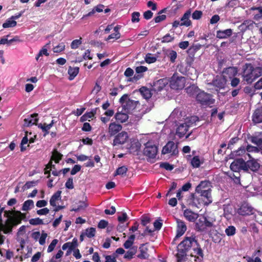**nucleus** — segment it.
<instances>
[{"instance_id": "57", "label": "nucleus", "mask_w": 262, "mask_h": 262, "mask_svg": "<svg viewBox=\"0 0 262 262\" xmlns=\"http://www.w3.org/2000/svg\"><path fill=\"white\" fill-rule=\"evenodd\" d=\"M28 141L29 140L27 136L23 138L21 142V151H23L26 149L27 146H26V145L27 144ZM28 146L29 145H27V146Z\"/></svg>"}, {"instance_id": "42", "label": "nucleus", "mask_w": 262, "mask_h": 262, "mask_svg": "<svg viewBox=\"0 0 262 262\" xmlns=\"http://www.w3.org/2000/svg\"><path fill=\"white\" fill-rule=\"evenodd\" d=\"M135 239V235L132 234L131 235H130L128 237L127 240L124 243V244H123L124 247L126 249L130 248L133 245Z\"/></svg>"}, {"instance_id": "18", "label": "nucleus", "mask_w": 262, "mask_h": 262, "mask_svg": "<svg viewBox=\"0 0 262 262\" xmlns=\"http://www.w3.org/2000/svg\"><path fill=\"white\" fill-rule=\"evenodd\" d=\"M245 171L250 170L253 171H257L259 168V163L254 159L245 162Z\"/></svg>"}, {"instance_id": "15", "label": "nucleus", "mask_w": 262, "mask_h": 262, "mask_svg": "<svg viewBox=\"0 0 262 262\" xmlns=\"http://www.w3.org/2000/svg\"><path fill=\"white\" fill-rule=\"evenodd\" d=\"M48 237V234L44 231L41 233L39 231H34L31 234V237L36 242L38 241L40 245H44Z\"/></svg>"}, {"instance_id": "35", "label": "nucleus", "mask_w": 262, "mask_h": 262, "mask_svg": "<svg viewBox=\"0 0 262 262\" xmlns=\"http://www.w3.org/2000/svg\"><path fill=\"white\" fill-rule=\"evenodd\" d=\"M50 43H47L45 46H44L42 49L39 51L38 54L36 57V60H38L40 57L45 55L48 56L49 55V53L48 52V49L50 48Z\"/></svg>"}, {"instance_id": "29", "label": "nucleus", "mask_w": 262, "mask_h": 262, "mask_svg": "<svg viewBox=\"0 0 262 262\" xmlns=\"http://www.w3.org/2000/svg\"><path fill=\"white\" fill-rule=\"evenodd\" d=\"M140 253L137 257L140 259H145L148 258V248L145 244L141 245L139 247Z\"/></svg>"}, {"instance_id": "27", "label": "nucleus", "mask_w": 262, "mask_h": 262, "mask_svg": "<svg viewBox=\"0 0 262 262\" xmlns=\"http://www.w3.org/2000/svg\"><path fill=\"white\" fill-rule=\"evenodd\" d=\"M177 237L182 236L186 231L187 229L185 223L181 220H177Z\"/></svg>"}, {"instance_id": "40", "label": "nucleus", "mask_w": 262, "mask_h": 262, "mask_svg": "<svg viewBox=\"0 0 262 262\" xmlns=\"http://www.w3.org/2000/svg\"><path fill=\"white\" fill-rule=\"evenodd\" d=\"M137 252V247H134L128 250L125 254L124 258L127 259H131Z\"/></svg>"}, {"instance_id": "11", "label": "nucleus", "mask_w": 262, "mask_h": 262, "mask_svg": "<svg viewBox=\"0 0 262 262\" xmlns=\"http://www.w3.org/2000/svg\"><path fill=\"white\" fill-rule=\"evenodd\" d=\"M62 157V155L56 149L54 150L52 152L51 160L45 168V173L49 174L51 169L54 167V165H53L52 164V160L54 161L55 163H57L61 159Z\"/></svg>"}, {"instance_id": "52", "label": "nucleus", "mask_w": 262, "mask_h": 262, "mask_svg": "<svg viewBox=\"0 0 262 262\" xmlns=\"http://www.w3.org/2000/svg\"><path fill=\"white\" fill-rule=\"evenodd\" d=\"M127 170V168L125 166H121L117 169L115 175L123 176L126 173Z\"/></svg>"}, {"instance_id": "39", "label": "nucleus", "mask_w": 262, "mask_h": 262, "mask_svg": "<svg viewBox=\"0 0 262 262\" xmlns=\"http://www.w3.org/2000/svg\"><path fill=\"white\" fill-rule=\"evenodd\" d=\"M232 34L231 29H227L223 31H219L217 32L216 36L219 38H225L230 36Z\"/></svg>"}, {"instance_id": "53", "label": "nucleus", "mask_w": 262, "mask_h": 262, "mask_svg": "<svg viewBox=\"0 0 262 262\" xmlns=\"http://www.w3.org/2000/svg\"><path fill=\"white\" fill-rule=\"evenodd\" d=\"M81 38H80L78 39L74 40L71 44V47L73 49H76L78 48V47L81 44Z\"/></svg>"}, {"instance_id": "5", "label": "nucleus", "mask_w": 262, "mask_h": 262, "mask_svg": "<svg viewBox=\"0 0 262 262\" xmlns=\"http://www.w3.org/2000/svg\"><path fill=\"white\" fill-rule=\"evenodd\" d=\"M185 78L179 76L177 74H173L169 81L171 88L177 90L183 89L185 87Z\"/></svg>"}, {"instance_id": "31", "label": "nucleus", "mask_w": 262, "mask_h": 262, "mask_svg": "<svg viewBox=\"0 0 262 262\" xmlns=\"http://www.w3.org/2000/svg\"><path fill=\"white\" fill-rule=\"evenodd\" d=\"M191 25V21L189 17H181L180 21L176 20L173 23V26L177 27L179 26H189Z\"/></svg>"}, {"instance_id": "37", "label": "nucleus", "mask_w": 262, "mask_h": 262, "mask_svg": "<svg viewBox=\"0 0 262 262\" xmlns=\"http://www.w3.org/2000/svg\"><path fill=\"white\" fill-rule=\"evenodd\" d=\"M34 206V202L32 200H28L23 203L21 209L23 211H28L32 209Z\"/></svg>"}, {"instance_id": "23", "label": "nucleus", "mask_w": 262, "mask_h": 262, "mask_svg": "<svg viewBox=\"0 0 262 262\" xmlns=\"http://www.w3.org/2000/svg\"><path fill=\"white\" fill-rule=\"evenodd\" d=\"M238 213L242 215H249L253 213V210L250 206L245 203L239 208Z\"/></svg>"}, {"instance_id": "51", "label": "nucleus", "mask_w": 262, "mask_h": 262, "mask_svg": "<svg viewBox=\"0 0 262 262\" xmlns=\"http://www.w3.org/2000/svg\"><path fill=\"white\" fill-rule=\"evenodd\" d=\"M167 55L170 58L172 62H174L177 57V52L173 50H168L167 51Z\"/></svg>"}, {"instance_id": "6", "label": "nucleus", "mask_w": 262, "mask_h": 262, "mask_svg": "<svg viewBox=\"0 0 262 262\" xmlns=\"http://www.w3.org/2000/svg\"><path fill=\"white\" fill-rule=\"evenodd\" d=\"M129 141L130 138L128 133L122 131L114 137L112 145L113 146L120 147L128 143Z\"/></svg>"}, {"instance_id": "10", "label": "nucleus", "mask_w": 262, "mask_h": 262, "mask_svg": "<svg viewBox=\"0 0 262 262\" xmlns=\"http://www.w3.org/2000/svg\"><path fill=\"white\" fill-rule=\"evenodd\" d=\"M61 193L60 191H57L52 196L50 200V204L54 207V210L55 211H58L63 207L59 205V202L61 200Z\"/></svg>"}, {"instance_id": "19", "label": "nucleus", "mask_w": 262, "mask_h": 262, "mask_svg": "<svg viewBox=\"0 0 262 262\" xmlns=\"http://www.w3.org/2000/svg\"><path fill=\"white\" fill-rule=\"evenodd\" d=\"M122 126L119 124H117L116 122H112L109 124L108 128V133L109 135L112 137L114 135H116L117 133H119L121 130Z\"/></svg>"}, {"instance_id": "33", "label": "nucleus", "mask_w": 262, "mask_h": 262, "mask_svg": "<svg viewBox=\"0 0 262 262\" xmlns=\"http://www.w3.org/2000/svg\"><path fill=\"white\" fill-rule=\"evenodd\" d=\"M115 117L116 121L121 123L126 122L128 119V115L124 112H118L116 114Z\"/></svg>"}, {"instance_id": "17", "label": "nucleus", "mask_w": 262, "mask_h": 262, "mask_svg": "<svg viewBox=\"0 0 262 262\" xmlns=\"http://www.w3.org/2000/svg\"><path fill=\"white\" fill-rule=\"evenodd\" d=\"M245 161L242 159L234 160L230 165V168L233 171H238L240 170L245 171Z\"/></svg>"}, {"instance_id": "48", "label": "nucleus", "mask_w": 262, "mask_h": 262, "mask_svg": "<svg viewBox=\"0 0 262 262\" xmlns=\"http://www.w3.org/2000/svg\"><path fill=\"white\" fill-rule=\"evenodd\" d=\"M145 61L148 63H152L157 60V58L155 56L151 54H147L145 57Z\"/></svg>"}, {"instance_id": "61", "label": "nucleus", "mask_w": 262, "mask_h": 262, "mask_svg": "<svg viewBox=\"0 0 262 262\" xmlns=\"http://www.w3.org/2000/svg\"><path fill=\"white\" fill-rule=\"evenodd\" d=\"M246 152V149L245 147H242L239 148L237 150L234 151L232 154L235 156H242Z\"/></svg>"}, {"instance_id": "30", "label": "nucleus", "mask_w": 262, "mask_h": 262, "mask_svg": "<svg viewBox=\"0 0 262 262\" xmlns=\"http://www.w3.org/2000/svg\"><path fill=\"white\" fill-rule=\"evenodd\" d=\"M227 81L222 76L217 77L213 81V84L219 89L224 88L226 85Z\"/></svg>"}, {"instance_id": "26", "label": "nucleus", "mask_w": 262, "mask_h": 262, "mask_svg": "<svg viewBox=\"0 0 262 262\" xmlns=\"http://www.w3.org/2000/svg\"><path fill=\"white\" fill-rule=\"evenodd\" d=\"M168 80L166 78L159 79L154 83L153 88L155 91H161L168 84Z\"/></svg>"}, {"instance_id": "36", "label": "nucleus", "mask_w": 262, "mask_h": 262, "mask_svg": "<svg viewBox=\"0 0 262 262\" xmlns=\"http://www.w3.org/2000/svg\"><path fill=\"white\" fill-rule=\"evenodd\" d=\"M79 69L78 67H70L68 69V74L69 75V79L73 80L78 74Z\"/></svg>"}, {"instance_id": "47", "label": "nucleus", "mask_w": 262, "mask_h": 262, "mask_svg": "<svg viewBox=\"0 0 262 262\" xmlns=\"http://www.w3.org/2000/svg\"><path fill=\"white\" fill-rule=\"evenodd\" d=\"M16 25V21L12 18L8 19L5 23H4L3 25V27L4 28H9V27H13L15 26Z\"/></svg>"}, {"instance_id": "49", "label": "nucleus", "mask_w": 262, "mask_h": 262, "mask_svg": "<svg viewBox=\"0 0 262 262\" xmlns=\"http://www.w3.org/2000/svg\"><path fill=\"white\" fill-rule=\"evenodd\" d=\"M96 230L94 228H88L85 230L84 235L91 238L94 237L95 235Z\"/></svg>"}, {"instance_id": "8", "label": "nucleus", "mask_w": 262, "mask_h": 262, "mask_svg": "<svg viewBox=\"0 0 262 262\" xmlns=\"http://www.w3.org/2000/svg\"><path fill=\"white\" fill-rule=\"evenodd\" d=\"M195 193H211L212 185L208 181H202L195 188Z\"/></svg>"}, {"instance_id": "3", "label": "nucleus", "mask_w": 262, "mask_h": 262, "mask_svg": "<svg viewBox=\"0 0 262 262\" xmlns=\"http://www.w3.org/2000/svg\"><path fill=\"white\" fill-rule=\"evenodd\" d=\"M195 117H188L185 119L184 122L180 123L176 129V136L179 138H182L185 137L186 138H188L191 133L187 134L189 127L196 121Z\"/></svg>"}, {"instance_id": "1", "label": "nucleus", "mask_w": 262, "mask_h": 262, "mask_svg": "<svg viewBox=\"0 0 262 262\" xmlns=\"http://www.w3.org/2000/svg\"><path fill=\"white\" fill-rule=\"evenodd\" d=\"M4 217L5 220V233L7 234L11 232L14 226L19 224L21 220L26 217V214L21 213L19 211H4Z\"/></svg>"}, {"instance_id": "62", "label": "nucleus", "mask_w": 262, "mask_h": 262, "mask_svg": "<svg viewBox=\"0 0 262 262\" xmlns=\"http://www.w3.org/2000/svg\"><path fill=\"white\" fill-rule=\"evenodd\" d=\"M255 90H260L262 89V77L260 78L254 85Z\"/></svg>"}, {"instance_id": "41", "label": "nucleus", "mask_w": 262, "mask_h": 262, "mask_svg": "<svg viewBox=\"0 0 262 262\" xmlns=\"http://www.w3.org/2000/svg\"><path fill=\"white\" fill-rule=\"evenodd\" d=\"M177 248L178 252L176 254L177 260L178 262H181L183 260V258L185 257V256L186 255L187 251L183 248L181 250L179 249L178 248Z\"/></svg>"}, {"instance_id": "24", "label": "nucleus", "mask_w": 262, "mask_h": 262, "mask_svg": "<svg viewBox=\"0 0 262 262\" xmlns=\"http://www.w3.org/2000/svg\"><path fill=\"white\" fill-rule=\"evenodd\" d=\"M182 8V5L180 4H174L173 5L171 4L168 7V15L170 16H174L180 14V11Z\"/></svg>"}, {"instance_id": "38", "label": "nucleus", "mask_w": 262, "mask_h": 262, "mask_svg": "<svg viewBox=\"0 0 262 262\" xmlns=\"http://www.w3.org/2000/svg\"><path fill=\"white\" fill-rule=\"evenodd\" d=\"M88 206V204L85 201H79L77 205H74L71 211H79L85 209Z\"/></svg>"}, {"instance_id": "21", "label": "nucleus", "mask_w": 262, "mask_h": 262, "mask_svg": "<svg viewBox=\"0 0 262 262\" xmlns=\"http://www.w3.org/2000/svg\"><path fill=\"white\" fill-rule=\"evenodd\" d=\"M78 246L77 239L74 238L71 242H67L64 244L62 246V249L63 250L68 249L67 251V255L71 253L72 251L74 250Z\"/></svg>"}, {"instance_id": "20", "label": "nucleus", "mask_w": 262, "mask_h": 262, "mask_svg": "<svg viewBox=\"0 0 262 262\" xmlns=\"http://www.w3.org/2000/svg\"><path fill=\"white\" fill-rule=\"evenodd\" d=\"M120 29L119 26H116L114 28V32L111 33L106 39L105 40L108 42H113L120 38L121 35L119 31Z\"/></svg>"}, {"instance_id": "56", "label": "nucleus", "mask_w": 262, "mask_h": 262, "mask_svg": "<svg viewBox=\"0 0 262 262\" xmlns=\"http://www.w3.org/2000/svg\"><path fill=\"white\" fill-rule=\"evenodd\" d=\"M235 228L233 226H229L226 230L225 233L228 236L233 235L235 233Z\"/></svg>"}, {"instance_id": "4", "label": "nucleus", "mask_w": 262, "mask_h": 262, "mask_svg": "<svg viewBox=\"0 0 262 262\" xmlns=\"http://www.w3.org/2000/svg\"><path fill=\"white\" fill-rule=\"evenodd\" d=\"M193 203L199 207L200 206H207L212 202L211 193H195L192 197Z\"/></svg>"}, {"instance_id": "12", "label": "nucleus", "mask_w": 262, "mask_h": 262, "mask_svg": "<svg viewBox=\"0 0 262 262\" xmlns=\"http://www.w3.org/2000/svg\"><path fill=\"white\" fill-rule=\"evenodd\" d=\"M157 153V147L151 142H147L145 145L144 154L150 158L156 157Z\"/></svg>"}, {"instance_id": "43", "label": "nucleus", "mask_w": 262, "mask_h": 262, "mask_svg": "<svg viewBox=\"0 0 262 262\" xmlns=\"http://www.w3.org/2000/svg\"><path fill=\"white\" fill-rule=\"evenodd\" d=\"M54 123V121L52 120L50 124H39L38 126L39 128H41L42 131L46 132V134L48 133V131L50 129V128L52 127Z\"/></svg>"}, {"instance_id": "7", "label": "nucleus", "mask_w": 262, "mask_h": 262, "mask_svg": "<svg viewBox=\"0 0 262 262\" xmlns=\"http://www.w3.org/2000/svg\"><path fill=\"white\" fill-rule=\"evenodd\" d=\"M120 102L123 108L128 111L134 109L138 104V102L131 100L127 95L125 94L120 99Z\"/></svg>"}, {"instance_id": "60", "label": "nucleus", "mask_w": 262, "mask_h": 262, "mask_svg": "<svg viewBox=\"0 0 262 262\" xmlns=\"http://www.w3.org/2000/svg\"><path fill=\"white\" fill-rule=\"evenodd\" d=\"M160 167L162 168H164V169H165L167 170H171L173 168V167L172 165H171L166 162L161 163Z\"/></svg>"}, {"instance_id": "34", "label": "nucleus", "mask_w": 262, "mask_h": 262, "mask_svg": "<svg viewBox=\"0 0 262 262\" xmlns=\"http://www.w3.org/2000/svg\"><path fill=\"white\" fill-rule=\"evenodd\" d=\"M253 121L255 123L262 122V109L256 110L253 115Z\"/></svg>"}, {"instance_id": "28", "label": "nucleus", "mask_w": 262, "mask_h": 262, "mask_svg": "<svg viewBox=\"0 0 262 262\" xmlns=\"http://www.w3.org/2000/svg\"><path fill=\"white\" fill-rule=\"evenodd\" d=\"M37 116V114H34L25 118L24 119V125L29 126L35 124L38 121Z\"/></svg>"}, {"instance_id": "32", "label": "nucleus", "mask_w": 262, "mask_h": 262, "mask_svg": "<svg viewBox=\"0 0 262 262\" xmlns=\"http://www.w3.org/2000/svg\"><path fill=\"white\" fill-rule=\"evenodd\" d=\"M204 162V159L199 156H194L191 161V164L193 167L198 168Z\"/></svg>"}, {"instance_id": "54", "label": "nucleus", "mask_w": 262, "mask_h": 262, "mask_svg": "<svg viewBox=\"0 0 262 262\" xmlns=\"http://www.w3.org/2000/svg\"><path fill=\"white\" fill-rule=\"evenodd\" d=\"M29 223L32 225H38L43 224L42 220L38 217L31 219L29 221Z\"/></svg>"}, {"instance_id": "46", "label": "nucleus", "mask_w": 262, "mask_h": 262, "mask_svg": "<svg viewBox=\"0 0 262 262\" xmlns=\"http://www.w3.org/2000/svg\"><path fill=\"white\" fill-rule=\"evenodd\" d=\"M104 8L103 5H98L93 8L92 11L90 12L88 14L84 15L83 16H90L92 14H94L95 12H101L103 11Z\"/></svg>"}, {"instance_id": "59", "label": "nucleus", "mask_w": 262, "mask_h": 262, "mask_svg": "<svg viewBox=\"0 0 262 262\" xmlns=\"http://www.w3.org/2000/svg\"><path fill=\"white\" fill-rule=\"evenodd\" d=\"M246 150L248 152H258L259 151V149L256 147L248 145L246 147Z\"/></svg>"}, {"instance_id": "64", "label": "nucleus", "mask_w": 262, "mask_h": 262, "mask_svg": "<svg viewBox=\"0 0 262 262\" xmlns=\"http://www.w3.org/2000/svg\"><path fill=\"white\" fill-rule=\"evenodd\" d=\"M105 262H116V257L115 255H106L105 257Z\"/></svg>"}, {"instance_id": "45", "label": "nucleus", "mask_w": 262, "mask_h": 262, "mask_svg": "<svg viewBox=\"0 0 262 262\" xmlns=\"http://www.w3.org/2000/svg\"><path fill=\"white\" fill-rule=\"evenodd\" d=\"M95 113V111L85 113L84 115L81 117V121L84 122L86 120H90V119H92L94 117Z\"/></svg>"}, {"instance_id": "14", "label": "nucleus", "mask_w": 262, "mask_h": 262, "mask_svg": "<svg viewBox=\"0 0 262 262\" xmlns=\"http://www.w3.org/2000/svg\"><path fill=\"white\" fill-rule=\"evenodd\" d=\"M163 154H169L171 155H176L178 153L177 145L173 142H169L163 148Z\"/></svg>"}, {"instance_id": "50", "label": "nucleus", "mask_w": 262, "mask_h": 262, "mask_svg": "<svg viewBox=\"0 0 262 262\" xmlns=\"http://www.w3.org/2000/svg\"><path fill=\"white\" fill-rule=\"evenodd\" d=\"M65 49V45L63 42L59 43L57 46L54 47L53 51L54 53H59L63 51Z\"/></svg>"}, {"instance_id": "2", "label": "nucleus", "mask_w": 262, "mask_h": 262, "mask_svg": "<svg viewBox=\"0 0 262 262\" xmlns=\"http://www.w3.org/2000/svg\"><path fill=\"white\" fill-rule=\"evenodd\" d=\"M262 69L260 67H253L251 64H246L245 66L243 77L247 83H252L255 79L260 76Z\"/></svg>"}, {"instance_id": "22", "label": "nucleus", "mask_w": 262, "mask_h": 262, "mask_svg": "<svg viewBox=\"0 0 262 262\" xmlns=\"http://www.w3.org/2000/svg\"><path fill=\"white\" fill-rule=\"evenodd\" d=\"M195 242L193 237H186L178 246V248L180 250L183 248L187 251L191 247L192 243Z\"/></svg>"}, {"instance_id": "9", "label": "nucleus", "mask_w": 262, "mask_h": 262, "mask_svg": "<svg viewBox=\"0 0 262 262\" xmlns=\"http://www.w3.org/2000/svg\"><path fill=\"white\" fill-rule=\"evenodd\" d=\"M212 226V222L208 221L204 216H199V219L195 223V228L201 231L205 230L207 227Z\"/></svg>"}, {"instance_id": "55", "label": "nucleus", "mask_w": 262, "mask_h": 262, "mask_svg": "<svg viewBox=\"0 0 262 262\" xmlns=\"http://www.w3.org/2000/svg\"><path fill=\"white\" fill-rule=\"evenodd\" d=\"M58 241L57 239H53L51 244L48 246L47 252L48 253H50L53 251L55 247H56L57 244L58 243Z\"/></svg>"}, {"instance_id": "58", "label": "nucleus", "mask_w": 262, "mask_h": 262, "mask_svg": "<svg viewBox=\"0 0 262 262\" xmlns=\"http://www.w3.org/2000/svg\"><path fill=\"white\" fill-rule=\"evenodd\" d=\"M174 39V37L170 34H166L162 38V42H169L172 41Z\"/></svg>"}, {"instance_id": "13", "label": "nucleus", "mask_w": 262, "mask_h": 262, "mask_svg": "<svg viewBox=\"0 0 262 262\" xmlns=\"http://www.w3.org/2000/svg\"><path fill=\"white\" fill-rule=\"evenodd\" d=\"M196 98L198 101L202 104H212L214 101L212 99L211 95L204 92L200 91L196 96Z\"/></svg>"}, {"instance_id": "25", "label": "nucleus", "mask_w": 262, "mask_h": 262, "mask_svg": "<svg viewBox=\"0 0 262 262\" xmlns=\"http://www.w3.org/2000/svg\"><path fill=\"white\" fill-rule=\"evenodd\" d=\"M183 213L185 219L189 222H193L199 217L198 213L193 212L190 209L185 210Z\"/></svg>"}, {"instance_id": "16", "label": "nucleus", "mask_w": 262, "mask_h": 262, "mask_svg": "<svg viewBox=\"0 0 262 262\" xmlns=\"http://www.w3.org/2000/svg\"><path fill=\"white\" fill-rule=\"evenodd\" d=\"M237 74V70L236 68L229 67L223 71L222 77L227 81L236 76Z\"/></svg>"}, {"instance_id": "44", "label": "nucleus", "mask_w": 262, "mask_h": 262, "mask_svg": "<svg viewBox=\"0 0 262 262\" xmlns=\"http://www.w3.org/2000/svg\"><path fill=\"white\" fill-rule=\"evenodd\" d=\"M140 91L142 96L146 99H148L151 97V93L150 91L145 87L141 88L140 89Z\"/></svg>"}, {"instance_id": "63", "label": "nucleus", "mask_w": 262, "mask_h": 262, "mask_svg": "<svg viewBox=\"0 0 262 262\" xmlns=\"http://www.w3.org/2000/svg\"><path fill=\"white\" fill-rule=\"evenodd\" d=\"M251 141L252 143L257 145H260L262 143V140L255 137H252Z\"/></svg>"}]
</instances>
